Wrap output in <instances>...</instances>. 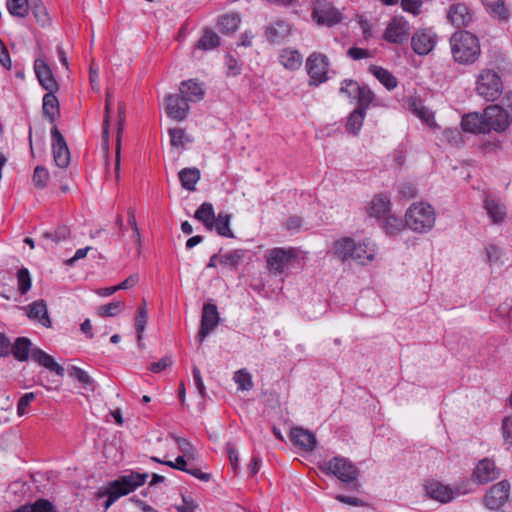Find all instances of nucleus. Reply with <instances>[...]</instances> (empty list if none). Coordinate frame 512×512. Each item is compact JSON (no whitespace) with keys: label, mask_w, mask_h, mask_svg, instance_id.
Returning a JSON list of instances; mask_svg holds the SVG:
<instances>
[{"label":"nucleus","mask_w":512,"mask_h":512,"mask_svg":"<svg viewBox=\"0 0 512 512\" xmlns=\"http://www.w3.org/2000/svg\"><path fill=\"white\" fill-rule=\"evenodd\" d=\"M165 112L175 121L184 120L189 113V102L180 94H169L164 99Z\"/></svg>","instance_id":"4468645a"},{"label":"nucleus","mask_w":512,"mask_h":512,"mask_svg":"<svg viewBox=\"0 0 512 512\" xmlns=\"http://www.w3.org/2000/svg\"><path fill=\"white\" fill-rule=\"evenodd\" d=\"M35 399V393L34 392H28L25 393L18 401L17 405V415L19 417L24 416L28 413V407L32 403V401Z\"/></svg>","instance_id":"4d7b16f0"},{"label":"nucleus","mask_w":512,"mask_h":512,"mask_svg":"<svg viewBox=\"0 0 512 512\" xmlns=\"http://www.w3.org/2000/svg\"><path fill=\"white\" fill-rule=\"evenodd\" d=\"M42 110L44 116L53 123L60 115L59 101L55 95V92L46 93L43 96Z\"/></svg>","instance_id":"7c9ffc66"},{"label":"nucleus","mask_w":512,"mask_h":512,"mask_svg":"<svg viewBox=\"0 0 512 512\" xmlns=\"http://www.w3.org/2000/svg\"><path fill=\"white\" fill-rule=\"evenodd\" d=\"M347 54L353 60H360L371 57V53L369 50L358 47L349 48Z\"/></svg>","instance_id":"338daca9"},{"label":"nucleus","mask_w":512,"mask_h":512,"mask_svg":"<svg viewBox=\"0 0 512 512\" xmlns=\"http://www.w3.org/2000/svg\"><path fill=\"white\" fill-rule=\"evenodd\" d=\"M290 438L294 445L304 451H312L317 445L315 434L301 427H294L291 429Z\"/></svg>","instance_id":"4be33fe9"},{"label":"nucleus","mask_w":512,"mask_h":512,"mask_svg":"<svg viewBox=\"0 0 512 512\" xmlns=\"http://www.w3.org/2000/svg\"><path fill=\"white\" fill-rule=\"evenodd\" d=\"M147 323V309L145 303L142 307H140L137 311V315L135 318V327L137 330V340L139 347H142V333L145 329Z\"/></svg>","instance_id":"09e8293b"},{"label":"nucleus","mask_w":512,"mask_h":512,"mask_svg":"<svg viewBox=\"0 0 512 512\" xmlns=\"http://www.w3.org/2000/svg\"><path fill=\"white\" fill-rule=\"evenodd\" d=\"M226 66L227 74L231 76H237L242 70L241 63L230 55L227 56Z\"/></svg>","instance_id":"0e129e2a"},{"label":"nucleus","mask_w":512,"mask_h":512,"mask_svg":"<svg viewBox=\"0 0 512 512\" xmlns=\"http://www.w3.org/2000/svg\"><path fill=\"white\" fill-rule=\"evenodd\" d=\"M501 431L505 444L512 446V414L503 418Z\"/></svg>","instance_id":"052dcab7"},{"label":"nucleus","mask_w":512,"mask_h":512,"mask_svg":"<svg viewBox=\"0 0 512 512\" xmlns=\"http://www.w3.org/2000/svg\"><path fill=\"white\" fill-rule=\"evenodd\" d=\"M219 45V36L211 29L206 28L204 29L202 37L197 42L196 48L201 50H211L218 47Z\"/></svg>","instance_id":"a19ab883"},{"label":"nucleus","mask_w":512,"mask_h":512,"mask_svg":"<svg viewBox=\"0 0 512 512\" xmlns=\"http://www.w3.org/2000/svg\"><path fill=\"white\" fill-rule=\"evenodd\" d=\"M422 3L423 0H401L403 10L412 13L413 15L419 14Z\"/></svg>","instance_id":"e2e57ef3"},{"label":"nucleus","mask_w":512,"mask_h":512,"mask_svg":"<svg viewBox=\"0 0 512 512\" xmlns=\"http://www.w3.org/2000/svg\"><path fill=\"white\" fill-rule=\"evenodd\" d=\"M147 478V473L131 472L119 477L117 480L111 481L104 493V495L108 496L104 505L105 509H108L120 497L135 491L146 482Z\"/></svg>","instance_id":"20e7f679"},{"label":"nucleus","mask_w":512,"mask_h":512,"mask_svg":"<svg viewBox=\"0 0 512 512\" xmlns=\"http://www.w3.org/2000/svg\"><path fill=\"white\" fill-rule=\"evenodd\" d=\"M30 347L31 341L28 338L19 337L15 340L10 352L15 359L23 362L27 361L29 358Z\"/></svg>","instance_id":"e433bc0d"},{"label":"nucleus","mask_w":512,"mask_h":512,"mask_svg":"<svg viewBox=\"0 0 512 512\" xmlns=\"http://www.w3.org/2000/svg\"><path fill=\"white\" fill-rule=\"evenodd\" d=\"M312 19L317 25L331 27L342 19L341 12L327 0H316L312 6Z\"/></svg>","instance_id":"1a4fd4ad"},{"label":"nucleus","mask_w":512,"mask_h":512,"mask_svg":"<svg viewBox=\"0 0 512 512\" xmlns=\"http://www.w3.org/2000/svg\"><path fill=\"white\" fill-rule=\"evenodd\" d=\"M369 71L388 90H392L397 87L398 81H397L396 77L392 73H390L388 70H386L382 67L376 66V65H371L369 67Z\"/></svg>","instance_id":"473e14b6"},{"label":"nucleus","mask_w":512,"mask_h":512,"mask_svg":"<svg viewBox=\"0 0 512 512\" xmlns=\"http://www.w3.org/2000/svg\"><path fill=\"white\" fill-rule=\"evenodd\" d=\"M179 92L188 102H198L202 100L205 95L203 84L194 79L181 82Z\"/></svg>","instance_id":"393cba45"},{"label":"nucleus","mask_w":512,"mask_h":512,"mask_svg":"<svg viewBox=\"0 0 512 512\" xmlns=\"http://www.w3.org/2000/svg\"><path fill=\"white\" fill-rule=\"evenodd\" d=\"M13 512H56L53 505L47 500H38L33 505H25Z\"/></svg>","instance_id":"de8ad7c7"},{"label":"nucleus","mask_w":512,"mask_h":512,"mask_svg":"<svg viewBox=\"0 0 512 512\" xmlns=\"http://www.w3.org/2000/svg\"><path fill=\"white\" fill-rule=\"evenodd\" d=\"M125 307L122 301H115L102 305L98 309V314L103 317H112L118 315Z\"/></svg>","instance_id":"8fccbe9b"},{"label":"nucleus","mask_w":512,"mask_h":512,"mask_svg":"<svg viewBox=\"0 0 512 512\" xmlns=\"http://www.w3.org/2000/svg\"><path fill=\"white\" fill-rule=\"evenodd\" d=\"M425 492L431 499L440 503L451 502L456 496L462 494L458 488H453L436 480L428 481L425 484Z\"/></svg>","instance_id":"ddd939ff"},{"label":"nucleus","mask_w":512,"mask_h":512,"mask_svg":"<svg viewBox=\"0 0 512 512\" xmlns=\"http://www.w3.org/2000/svg\"><path fill=\"white\" fill-rule=\"evenodd\" d=\"M485 9L491 18L499 22H507L511 15L503 0L487 1Z\"/></svg>","instance_id":"2f4dec72"},{"label":"nucleus","mask_w":512,"mask_h":512,"mask_svg":"<svg viewBox=\"0 0 512 512\" xmlns=\"http://www.w3.org/2000/svg\"><path fill=\"white\" fill-rule=\"evenodd\" d=\"M32 11H33V14H34L36 20L41 25L44 26L48 22V20H49L48 13L46 11V8L42 4L34 5L32 8Z\"/></svg>","instance_id":"69168bd1"},{"label":"nucleus","mask_w":512,"mask_h":512,"mask_svg":"<svg viewBox=\"0 0 512 512\" xmlns=\"http://www.w3.org/2000/svg\"><path fill=\"white\" fill-rule=\"evenodd\" d=\"M70 376L77 379L84 386H87L92 382L88 373L79 367H72L70 370Z\"/></svg>","instance_id":"680f3d73"},{"label":"nucleus","mask_w":512,"mask_h":512,"mask_svg":"<svg viewBox=\"0 0 512 512\" xmlns=\"http://www.w3.org/2000/svg\"><path fill=\"white\" fill-rule=\"evenodd\" d=\"M198 508V503L190 495L182 494V502L175 505L178 512H195Z\"/></svg>","instance_id":"6e6d98bb"},{"label":"nucleus","mask_w":512,"mask_h":512,"mask_svg":"<svg viewBox=\"0 0 512 512\" xmlns=\"http://www.w3.org/2000/svg\"><path fill=\"white\" fill-rule=\"evenodd\" d=\"M238 390L249 391L253 388L252 375L246 369H240L233 375Z\"/></svg>","instance_id":"c03bdc74"},{"label":"nucleus","mask_w":512,"mask_h":512,"mask_svg":"<svg viewBox=\"0 0 512 512\" xmlns=\"http://www.w3.org/2000/svg\"><path fill=\"white\" fill-rule=\"evenodd\" d=\"M360 85L351 80V79H345L342 82V85L340 87V93L346 95L348 98H356L357 93L359 91Z\"/></svg>","instance_id":"5fc2aeb1"},{"label":"nucleus","mask_w":512,"mask_h":512,"mask_svg":"<svg viewBox=\"0 0 512 512\" xmlns=\"http://www.w3.org/2000/svg\"><path fill=\"white\" fill-rule=\"evenodd\" d=\"M49 180V172L46 168L37 166L33 173V182L35 186L43 188Z\"/></svg>","instance_id":"13d9d810"},{"label":"nucleus","mask_w":512,"mask_h":512,"mask_svg":"<svg viewBox=\"0 0 512 512\" xmlns=\"http://www.w3.org/2000/svg\"><path fill=\"white\" fill-rule=\"evenodd\" d=\"M462 129L466 132L473 134H486L489 133V128L486 126L484 112H471L462 117Z\"/></svg>","instance_id":"412c9836"},{"label":"nucleus","mask_w":512,"mask_h":512,"mask_svg":"<svg viewBox=\"0 0 512 512\" xmlns=\"http://www.w3.org/2000/svg\"><path fill=\"white\" fill-rule=\"evenodd\" d=\"M453 60L458 64H473L480 56L481 48L478 38L467 31L455 32L450 38Z\"/></svg>","instance_id":"7ed1b4c3"},{"label":"nucleus","mask_w":512,"mask_h":512,"mask_svg":"<svg viewBox=\"0 0 512 512\" xmlns=\"http://www.w3.org/2000/svg\"><path fill=\"white\" fill-rule=\"evenodd\" d=\"M194 217L202 222L209 230L213 229V222L216 218L213 205L205 202L196 210Z\"/></svg>","instance_id":"c9c22d12"},{"label":"nucleus","mask_w":512,"mask_h":512,"mask_svg":"<svg viewBox=\"0 0 512 512\" xmlns=\"http://www.w3.org/2000/svg\"><path fill=\"white\" fill-rule=\"evenodd\" d=\"M280 64L287 70H298L303 62V57L298 50L293 48H284L278 56Z\"/></svg>","instance_id":"c756f323"},{"label":"nucleus","mask_w":512,"mask_h":512,"mask_svg":"<svg viewBox=\"0 0 512 512\" xmlns=\"http://www.w3.org/2000/svg\"><path fill=\"white\" fill-rule=\"evenodd\" d=\"M486 126L491 131H505L512 120L510 113L500 105H491L484 110Z\"/></svg>","instance_id":"9b49d317"},{"label":"nucleus","mask_w":512,"mask_h":512,"mask_svg":"<svg viewBox=\"0 0 512 512\" xmlns=\"http://www.w3.org/2000/svg\"><path fill=\"white\" fill-rule=\"evenodd\" d=\"M31 357L39 365L45 367L51 372H54L56 375H64V368L61 365H59L55 361V359L51 355L47 354L45 351L39 348H34L31 350Z\"/></svg>","instance_id":"bb28decb"},{"label":"nucleus","mask_w":512,"mask_h":512,"mask_svg":"<svg viewBox=\"0 0 512 512\" xmlns=\"http://www.w3.org/2000/svg\"><path fill=\"white\" fill-rule=\"evenodd\" d=\"M70 236L69 227L62 225L57 227L54 232H45L43 233V237L46 239H51L52 241L58 243L66 240Z\"/></svg>","instance_id":"864d4df0"},{"label":"nucleus","mask_w":512,"mask_h":512,"mask_svg":"<svg viewBox=\"0 0 512 512\" xmlns=\"http://www.w3.org/2000/svg\"><path fill=\"white\" fill-rule=\"evenodd\" d=\"M240 22L239 14L229 13L221 16L218 27L222 33H233L238 29Z\"/></svg>","instance_id":"ea45409f"},{"label":"nucleus","mask_w":512,"mask_h":512,"mask_svg":"<svg viewBox=\"0 0 512 512\" xmlns=\"http://www.w3.org/2000/svg\"><path fill=\"white\" fill-rule=\"evenodd\" d=\"M319 469L326 475H333L341 482L351 483L358 478L359 470L349 459L336 456L321 464Z\"/></svg>","instance_id":"39448f33"},{"label":"nucleus","mask_w":512,"mask_h":512,"mask_svg":"<svg viewBox=\"0 0 512 512\" xmlns=\"http://www.w3.org/2000/svg\"><path fill=\"white\" fill-rule=\"evenodd\" d=\"M291 33L288 22L278 20L266 27L265 36L270 43L278 44L284 41Z\"/></svg>","instance_id":"a878e982"},{"label":"nucleus","mask_w":512,"mask_h":512,"mask_svg":"<svg viewBox=\"0 0 512 512\" xmlns=\"http://www.w3.org/2000/svg\"><path fill=\"white\" fill-rule=\"evenodd\" d=\"M366 112L362 108H356L348 117L346 129L353 135L358 134L360 131Z\"/></svg>","instance_id":"79ce46f5"},{"label":"nucleus","mask_w":512,"mask_h":512,"mask_svg":"<svg viewBox=\"0 0 512 512\" xmlns=\"http://www.w3.org/2000/svg\"><path fill=\"white\" fill-rule=\"evenodd\" d=\"M297 257L295 248L277 247L265 253V259L269 272L273 275H281Z\"/></svg>","instance_id":"0eeeda50"},{"label":"nucleus","mask_w":512,"mask_h":512,"mask_svg":"<svg viewBox=\"0 0 512 512\" xmlns=\"http://www.w3.org/2000/svg\"><path fill=\"white\" fill-rule=\"evenodd\" d=\"M329 59L319 52L311 53L306 59V70L310 77L311 85H319L328 80Z\"/></svg>","instance_id":"6e6552de"},{"label":"nucleus","mask_w":512,"mask_h":512,"mask_svg":"<svg viewBox=\"0 0 512 512\" xmlns=\"http://www.w3.org/2000/svg\"><path fill=\"white\" fill-rule=\"evenodd\" d=\"M34 72L39 84L49 92H57L59 84L56 81L50 66L44 58H36L34 61Z\"/></svg>","instance_id":"2eb2a0df"},{"label":"nucleus","mask_w":512,"mask_h":512,"mask_svg":"<svg viewBox=\"0 0 512 512\" xmlns=\"http://www.w3.org/2000/svg\"><path fill=\"white\" fill-rule=\"evenodd\" d=\"M499 476V469L496 467L493 460L484 458L480 460L472 473L473 480L478 484H486L497 479Z\"/></svg>","instance_id":"a211bd4d"},{"label":"nucleus","mask_w":512,"mask_h":512,"mask_svg":"<svg viewBox=\"0 0 512 512\" xmlns=\"http://www.w3.org/2000/svg\"><path fill=\"white\" fill-rule=\"evenodd\" d=\"M406 227L417 234L431 232L436 224L435 208L424 201L413 202L404 214Z\"/></svg>","instance_id":"f03ea898"},{"label":"nucleus","mask_w":512,"mask_h":512,"mask_svg":"<svg viewBox=\"0 0 512 512\" xmlns=\"http://www.w3.org/2000/svg\"><path fill=\"white\" fill-rule=\"evenodd\" d=\"M448 19L455 27H466L472 21V14L466 5L455 4L449 10Z\"/></svg>","instance_id":"c85d7f7f"},{"label":"nucleus","mask_w":512,"mask_h":512,"mask_svg":"<svg viewBox=\"0 0 512 512\" xmlns=\"http://www.w3.org/2000/svg\"><path fill=\"white\" fill-rule=\"evenodd\" d=\"M26 310V314L30 320L37 322L46 328L51 327L52 323L44 300L32 302L26 307Z\"/></svg>","instance_id":"5701e85b"},{"label":"nucleus","mask_w":512,"mask_h":512,"mask_svg":"<svg viewBox=\"0 0 512 512\" xmlns=\"http://www.w3.org/2000/svg\"><path fill=\"white\" fill-rule=\"evenodd\" d=\"M219 324V313L216 305L205 304L201 319V328L198 333V339L202 342Z\"/></svg>","instance_id":"6ab92c4d"},{"label":"nucleus","mask_w":512,"mask_h":512,"mask_svg":"<svg viewBox=\"0 0 512 512\" xmlns=\"http://www.w3.org/2000/svg\"><path fill=\"white\" fill-rule=\"evenodd\" d=\"M51 136L53 140L52 152L55 164L59 168H66L70 163V151L65 139L56 127L52 128Z\"/></svg>","instance_id":"f3484780"},{"label":"nucleus","mask_w":512,"mask_h":512,"mask_svg":"<svg viewBox=\"0 0 512 512\" xmlns=\"http://www.w3.org/2000/svg\"><path fill=\"white\" fill-rule=\"evenodd\" d=\"M407 103L409 111L416 117L427 123L429 126H436L434 113L427 108L420 99L411 97L408 99Z\"/></svg>","instance_id":"cd10ccee"},{"label":"nucleus","mask_w":512,"mask_h":512,"mask_svg":"<svg viewBox=\"0 0 512 512\" xmlns=\"http://www.w3.org/2000/svg\"><path fill=\"white\" fill-rule=\"evenodd\" d=\"M477 94L487 101L498 99L503 92V83L500 76L493 70L484 69L477 76Z\"/></svg>","instance_id":"423d86ee"},{"label":"nucleus","mask_w":512,"mask_h":512,"mask_svg":"<svg viewBox=\"0 0 512 512\" xmlns=\"http://www.w3.org/2000/svg\"><path fill=\"white\" fill-rule=\"evenodd\" d=\"M174 464L176 465V470L186 472L201 481L208 482L211 478L210 474L201 472V470L199 468L188 467L187 460L184 459V456L179 455L175 459Z\"/></svg>","instance_id":"4c0bfd02"},{"label":"nucleus","mask_w":512,"mask_h":512,"mask_svg":"<svg viewBox=\"0 0 512 512\" xmlns=\"http://www.w3.org/2000/svg\"><path fill=\"white\" fill-rule=\"evenodd\" d=\"M125 118V107L122 103L118 106V133H117V149H116V165L115 173L116 177H119L120 173V133L123 129V123Z\"/></svg>","instance_id":"49530a36"},{"label":"nucleus","mask_w":512,"mask_h":512,"mask_svg":"<svg viewBox=\"0 0 512 512\" xmlns=\"http://www.w3.org/2000/svg\"><path fill=\"white\" fill-rule=\"evenodd\" d=\"M171 145L174 147H183L186 141H189L184 130L180 128L169 129Z\"/></svg>","instance_id":"bf43d9fd"},{"label":"nucleus","mask_w":512,"mask_h":512,"mask_svg":"<svg viewBox=\"0 0 512 512\" xmlns=\"http://www.w3.org/2000/svg\"><path fill=\"white\" fill-rule=\"evenodd\" d=\"M487 259L490 263L498 262L502 257V250L496 245H489L486 248Z\"/></svg>","instance_id":"774afa93"},{"label":"nucleus","mask_w":512,"mask_h":512,"mask_svg":"<svg viewBox=\"0 0 512 512\" xmlns=\"http://www.w3.org/2000/svg\"><path fill=\"white\" fill-rule=\"evenodd\" d=\"M410 36L409 22L403 16L392 17L383 33L385 41L392 44H403Z\"/></svg>","instance_id":"9d476101"},{"label":"nucleus","mask_w":512,"mask_h":512,"mask_svg":"<svg viewBox=\"0 0 512 512\" xmlns=\"http://www.w3.org/2000/svg\"><path fill=\"white\" fill-rule=\"evenodd\" d=\"M7 9L15 17H25L28 14V0H7Z\"/></svg>","instance_id":"a18cd8bd"},{"label":"nucleus","mask_w":512,"mask_h":512,"mask_svg":"<svg viewBox=\"0 0 512 512\" xmlns=\"http://www.w3.org/2000/svg\"><path fill=\"white\" fill-rule=\"evenodd\" d=\"M406 227L405 219L402 220L392 214H388L383 218L382 228L387 235L396 236Z\"/></svg>","instance_id":"72a5a7b5"},{"label":"nucleus","mask_w":512,"mask_h":512,"mask_svg":"<svg viewBox=\"0 0 512 512\" xmlns=\"http://www.w3.org/2000/svg\"><path fill=\"white\" fill-rule=\"evenodd\" d=\"M510 485L506 481H501L490 488L484 498L485 506L490 510H496L502 507L508 500Z\"/></svg>","instance_id":"dca6fc26"},{"label":"nucleus","mask_w":512,"mask_h":512,"mask_svg":"<svg viewBox=\"0 0 512 512\" xmlns=\"http://www.w3.org/2000/svg\"><path fill=\"white\" fill-rule=\"evenodd\" d=\"M330 252L341 262L352 261L365 266L375 260L378 247L369 238L356 241L351 237H342L333 242Z\"/></svg>","instance_id":"f257e3e1"},{"label":"nucleus","mask_w":512,"mask_h":512,"mask_svg":"<svg viewBox=\"0 0 512 512\" xmlns=\"http://www.w3.org/2000/svg\"><path fill=\"white\" fill-rule=\"evenodd\" d=\"M483 207L494 224H501L506 218V207L497 198L488 195L485 197Z\"/></svg>","instance_id":"b1692460"},{"label":"nucleus","mask_w":512,"mask_h":512,"mask_svg":"<svg viewBox=\"0 0 512 512\" xmlns=\"http://www.w3.org/2000/svg\"><path fill=\"white\" fill-rule=\"evenodd\" d=\"M18 290L21 294L27 293L31 288L30 273L27 268H21L17 273Z\"/></svg>","instance_id":"603ef678"},{"label":"nucleus","mask_w":512,"mask_h":512,"mask_svg":"<svg viewBox=\"0 0 512 512\" xmlns=\"http://www.w3.org/2000/svg\"><path fill=\"white\" fill-rule=\"evenodd\" d=\"M230 220L231 216L229 214L219 213L213 222V229H215L220 236L234 238V233L230 229Z\"/></svg>","instance_id":"58836bf2"},{"label":"nucleus","mask_w":512,"mask_h":512,"mask_svg":"<svg viewBox=\"0 0 512 512\" xmlns=\"http://www.w3.org/2000/svg\"><path fill=\"white\" fill-rule=\"evenodd\" d=\"M437 44V35L430 28H419L411 37L412 50L419 56L428 55Z\"/></svg>","instance_id":"f8f14e48"},{"label":"nucleus","mask_w":512,"mask_h":512,"mask_svg":"<svg viewBox=\"0 0 512 512\" xmlns=\"http://www.w3.org/2000/svg\"><path fill=\"white\" fill-rule=\"evenodd\" d=\"M356 98L358 99V107L365 112L374 100V93L367 86H360Z\"/></svg>","instance_id":"3c124183"},{"label":"nucleus","mask_w":512,"mask_h":512,"mask_svg":"<svg viewBox=\"0 0 512 512\" xmlns=\"http://www.w3.org/2000/svg\"><path fill=\"white\" fill-rule=\"evenodd\" d=\"M200 179V171L197 168H184L179 172V180L184 189L194 191Z\"/></svg>","instance_id":"f704fd0d"},{"label":"nucleus","mask_w":512,"mask_h":512,"mask_svg":"<svg viewBox=\"0 0 512 512\" xmlns=\"http://www.w3.org/2000/svg\"><path fill=\"white\" fill-rule=\"evenodd\" d=\"M391 209L390 198L385 194L375 195L366 205L365 210L370 217L383 219Z\"/></svg>","instance_id":"aec40b11"},{"label":"nucleus","mask_w":512,"mask_h":512,"mask_svg":"<svg viewBox=\"0 0 512 512\" xmlns=\"http://www.w3.org/2000/svg\"><path fill=\"white\" fill-rule=\"evenodd\" d=\"M246 251L235 249L220 256V264L235 269L245 257Z\"/></svg>","instance_id":"37998d69"}]
</instances>
